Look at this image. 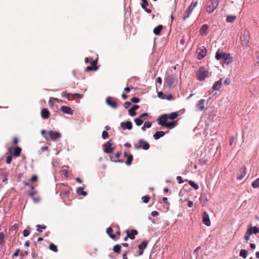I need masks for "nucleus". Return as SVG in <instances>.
I'll return each instance as SVG.
<instances>
[{
    "instance_id": "obj_23",
    "label": "nucleus",
    "mask_w": 259,
    "mask_h": 259,
    "mask_svg": "<svg viewBox=\"0 0 259 259\" xmlns=\"http://www.w3.org/2000/svg\"><path fill=\"white\" fill-rule=\"evenodd\" d=\"M222 84V79L220 78L216 81L212 86V89L214 91H218L221 88Z\"/></svg>"
},
{
    "instance_id": "obj_33",
    "label": "nucleus",
    "mask_w": 259,
    "mask_h": 259,
    "mask_svg": "<svg viewBox=\"0 0 259 259\" xmlns=\"http://www.w3.org/2000/svg\"><path fill=\"white\" fill-rule=\"evenodd\" d=\"M76 193L79 195H83L85 196L87 195V193L83 191V188L82 187H79L76 190Z\"/></svg>"
},
{
    "instance_id": "obj_56",
    "label": "nucleus",
    "mask_w": 259,
    "mask_h": 259,
    "mask_svg": "<svg viewBox=\"0 0 259 259\" xmlns=\"http://www.w3.org/2000/svg\"><path fill=\"white\" fill-rule=\"evenodd\" d=\"M30 232L28 230H24L23 231V236L24 237H27L29 235Z\"/></svg>"
},
{
    "instance_id": "obj_21",
    "label": "nucleus",
    "mask_w": 259,
    "mask_h": 259,
    "mask_svg": "<svg viewBox=\"0 0 259 259\" xmlns=\"http://www.w3.org/2000/svg\"><path fill=\"white\" fill-rule=\"evenodd\" d=\"M71 190V188H66L65 189H62L60 193V195L61 196L62 198H64L65 197H68Z\"/></svg>"
},
{
    "instance_id": "obj_45",
    "label": "nucleus",
    "mask_w": 259,
    "mask_h": 259,
    "mask_svg": "<svg viewBox=\"0 0 259 259\" xmlns=\"http://www.w3.org/2000/svg\"><path fill=\"white\" fill-rule=\"evenodd\" d=\"M5 235L3 232H0V244L4 243Z\"/></svg>"
},
{
    "instance_id": "obj_36",
    "label": "nucleus",
    "mask_w": 259,
    "mask_h": 259,
    "mask_svg": "<svg viewBox=\"0 0 259 259\" xmlns=\"http://www.w3.org/2000/svg\"><path fill=\"white\" fill-rule=\"evenodd\" d=\"M236 19V16H227L226 21L227 22L232 23Z\"/></svg>"
},
{
    "instance_id": "obj_6",
    "label": "nucleus",
    "mask_w": 259,
    "mask_h": 259,
    "mask_svg": "<svg viewBox=\"0 0 259 259\" xmlns=\"http://www.w3.org/2000/svg\"><path fill=\"white\" fill-rule=\"evenodd\" d=\"M208 73L204 67H200L197 73V79L199 80H204L208 76Z\"/></svg>"
},
{
    "instance_id": "obj_28",
    "label": "nucleus",
    "mask_w": 259,
    "mask_h": 259,
    "mask_svg": "<svg viewBox=\"0 0 259 259\" xmlns=\"http://www.w3.org/2000/svg\"><path fill=\"white\" fill-rule=\"evenodd\" d=\"M208 28V26L206 24L203 25L200 29L199 32L200 34L203 35L204 34H206L207 30Z\"/></svg>"
},
{
    "instance_id": "obj_22",
    "label": "nucleus",
    "mask_w": 259,
    "mask_h": 259,
    "mask_svg": "<svg viewBox=\"0 0 259 259\" xmlns=\"http://www.w3.org/2000/svg\"><path fill=\"white\" fill-rule=\"evenodd\" d=\"M133 126L132 123L128 121L125 122L121 123V127L123 130H131Z\"/></svg>"
},
{
    "instance_id": "obj_7",
    "label": "nucleus",
    "mask_w": 259,
    "mask_h": 259,
    "mask_svg": "<svg viewBox=\"0 0 259 259\" xmlns=\"http://www.w3.org/2000/svg\"><path fill=\"white\" fill-rule=\"evenodd\" d=\"M197 5V2H193L191 3V5L189 7V8L186 10L183 19L184 20H185L187 18L189 17L190 15L192 13V11L194 9V8L196 7Z\"/></svg>"
},
{
    "instance_id": "obj_40",
    "label": "nucleus",
    "mask_w": 259,
    "mask_h": 259,
    "mask_svg": "<svg viewBox=\"0 0 259 259\" xmlns=\"http://www.w3.org/2000/svg\"><path fill=\"white\" fill-rule=\"evenodd\" d=\"M189 185L192 187L193 188H194L195 190H197L199 188V186L197 184L195 183L194 182L192 181H190L189 182Z\"/></svg>"
},
{
    "instance_id": "obj_46",
    "label": "nucleus",
    "mask_w": 259,
    "mask_h": 259,
    "mask_svg": "<svg viewBox=\"0 0 259 259\" xmlns=\"http://www.w3.org/2000/svg\"><path fill=\"white\" fill-rule=\"evenodd\" d=\"M151 126V123L149 121H146L144 123V126L142 127V130H144V128H150Z\"/></svg>"
},
{
    "instance_id": "obj_41",
    "label": "nucleus",
    "mask_w": 259,
    "mask_h": 259,
    "mask_svg": "<svg viewBox=\"0 0 259 259\" xmlns=\"http://www.w3.org/2000/svg\"><path fill=\"white\" fill-rule=\"evenodd\" d=\"M252 186L254 188H257L259 187V178L252 183Z\"/></svg>"
},
{
    "instance_id": "obj_31",
    "label": "nucleus",
    "mask_w": 259,
    "mask_h": 259,
    "mask_svg": "<svg viewBox=\"0 0 259 259\" xmlns=\"http://www.w3.org/2000/svg\"><path fill=\"white\" fill-rule=\"evenodd\" d=\"M165 133L162 131H157L154 135L153 137L155 140H158L160 137L164 135Z\"/></svg>"
},
{
    "instance_id": "obj_5",
    "label": "nucleus",
    "mask_w": 259,
    "mask_h": 259,
    "mask_svg": "<svg viewBox=\"0 0 259 259\" xmlns=\"http://www.w3.org/2000/svg\"><path fill=\"white\" fill-rule=\"evenodd\" d=\"M240 41L241 42V45L243 47L246 48L249 46V36L248 31L245 30L243 33L241 34Z\"/></svg>"
},
{
    "instance_id": "obj_13",
    "label": "nucleus",
    "mask_w": 259,
    "mask_h": 259,
    "mask_svg": "<svg viewBox=\"0 0 259 259\" xmlns=\"http://www.w3.org/2000/svg\"><path fill=\"white\" fill-rule=\"evenodd\" d=\"M125 233L126 235H127V237H129V238L133 240L135 238V236H136L138 232L136 230L133 229L131 230H126L125 231Z\"/></svg>"
},
{
    "instance_id": "obj_30",
    "label": "nucleus",
    "mask_w": 259,
    "mask_h": 259,
    "mask_svg": "<svg viewBox=\"0 0 259 259\" xmlns=\"http://www.w3.org/2000/svg\"><path fill=\"white\" fill-rule=\"evenodd\" d=\"M106 232L110 238H111L113 239H115L116 236L115 235L112 234L113 229L111 227H108L106 230Z\"/></svg>"
},
{
    "instance_id": "obj_24",
    "label": "nucleus",
    "mask_w": 259,
    "mask_h": 259,
    "mask_svg": "<svg viewBox=\"0 0 259 259\" xmlns=\"http://www.w3.org/2000/svg\"><path fill=\"white\" fill-rule=\"evenodd\" d=\"M205 100L204 99H200L197 102V106L199 110L203 111L205 109L204 104H205Z\"/></svg>"
},
{
    "instance_id": "obj_20",
    "label": "nucleus",
    "mask_w": 259,
    "mask_h": 259,
    "mask_svg": "<svg viewBox=\"0 0 259 259\" xmlns=\"http://www.w3.org/2000/svg\"><path fill=\"white\" fill-rule=\"evenodd\" d=\"M203 223L207 226H210L211 222L209 220V217L206 212H204L203 213Z\"/></svg>"
},
{
    "instance_id": "obj_18",
    "label": "nucleus",
    "mask_w": 259,
    "mask_h": 259,
    "mask_svg": "<svg viewBox=\"0 0 259 259\" xmlns=\"http://www.w3.org/2000/svg\"><path fill=\"white\" fill-rule=\"evenodd\" d=\"M113 151V148L111 147L110 141H109L104 145V151L106 153H111Z\"/></svg>"
},
{
    "instance_id": "obj_44",
    "label": "nucleus",
    "mask_w": 259,
    "mask_h": 259,
    "mask_svg": "<svg viewBox=\"0 0 259 259\" xmlns=\"http://www.w3.org/2000/svg\"><path fill=\"white\" fill-rule=\"evenodd\" d=\"M142 3L141 6L143 9H146V7L148 6V3L147 0H142Z\"/></svg>"
},
{
    "instance_id": "obj_58",
    "label": "nucleus",
    "mask_w": 259,
    "mask_h": 259,
    "mask_svg": "<svg viewBox=\"0 0 259 259\" xmlns=\"http://www.w3.org/2000/svg\"><path fill=\"white\" fill-rule=\"evenodd\" d=\"M18 229V225L17 224H15L11 227L10 228V230L16 231Z\"/></svg>"
},
{
    "instance_id": "obj_17",
    "label": "nucleus",
    "mask_w": 259,
    "mask_h": 259,
    "mask_svg": "<svg viewBox=\"0 0 259 259\" xmlns=\"http://www.w3.org/2000/svg\"><path fill=\"white\" fill-rule=\"evenodd\" d=\"M60 110L64 113L69 115H72L73 114V111L68 106H62L60 108Z\"/></svg>"
},
{
    "instance_id": "obj_42",
    "label": "nucleus",
    "mask_w": 259,
    "mask_h": 259,
    "mask_svg": "<svg viewBox=\"0 0 259 259\" xmlns=\"http://www.w3.org/2000/svg\"><path fill=\"white\" fill-rule=\"evenodd\" d=\"M142 199L143 202L144 203H147L149 202V201L150 199V197L148 195H145V196H144Z\"/></svg>"
},
{
    "instance_id": "obj_11",
    "label": "nucleus",
    "mask_w": 259,
    "mask_h": 259,
    "mask_svg": "<svg viewBox=\"0 0 259 259\" xmlns=\"http://www.w3.org/2000/svg\"><path fill=\"white\" fill-rule=\"evenodd\" d=\"M246 168L245 166L242 167L237 174V179L239 180H242L246 176Z\"/></svg>"
},
{
    "instance_id": "obj_25",
    "label": "nucleus",
    "mask_w": 259,
    "mask_h": 259,
    "mask_svg": "<svg viewBox=\"0 0 259 259\" xmlns=\"http://www.w3.org/2000/svg\"><path fill=\"white\" fill-rule=\"evenodd\" d=\"M50 115L49 111L46 108H43L41 111V116L44 119H47Z\"/></svg>"
},
{
    "instance_id": "obj_38",
    "label": "nucleus",
    "mask_w": 259,
    "mask_h": 259,
    "mask_svg": "<svg viewBox=\"0 0 259 259\" xmlns=\"http://www.w3.org/2000/svg\"><path fill=\"white\" fill-rule=\"evenodd\" d=\"M49 249L55 252L58 251L57 246L53 243H51L49 245Z\"/></svg>"
},
{
    "instance_id": "obj_29",
    "label": "nucleus",
    "mask_w": 259,
    "mask_h": 259,
    "mask_svg": "<svg viewBox=\"0 0 259 259\" xmlns=\"http://www.w3.org/2000/svg\"><path fill=\"white\" fill-rule=\"evenodd\" d=\"M162 28H163V26L162 25H159L158 26H157L154 28V30H153L154 33L156 35H159Z\"/></svg>"
},
{
    "instance_id": "obj_60",
    "label": "nucleus",
    "mask_w": 259,
    "mask_h": 259,
    "mask_svg": "<svg viewBox=\"0 0 259 259\" xmlns=\"http://www.w3.org/2000/svg\"><path fill=\"white\" fill-rule=\"evenodd\" d=\"M37 180V177L36 175H33L30 179V181L35 182Z\"/></svg>"
},
{
    "instance_id": "obj_26",
    "label": "nucleus",
    "mask_w": 259,
    "mask_h": 259,
    "mask_svg": "<svg viewBox=\"0 0 259 259\" xmlns=\"http://www.w3.org/2000/svg\"><path fill=\"white\" fill-rule=\"evenodd\" d=\"M124 156L127 157V160L125 161V163L127 165L131 164L133 160V156L132 154H128L127 152L124 153Z\"/></svg>"
},
{
    "instance_id": "obj_37",
    "label": "nucleus",
    "mask_w": 259,
    "mask_h": 259,
    "mask_svg": "<svg viewBox=\"0 0 259 259\" xmlns=\"http://www.w3.org/2000/svg\"><path fill=\"white\" fill-rule=\"evenodd\" d=\"M36 227H37L36 231L39 232H42V229L45 230L47 228L46 226H45L44 225H37L36 226Z\"/></svg>"
},
{
    "instance_id": "obj_9",
    "label": "nucleus",
    "mask_w": 259,
    "mask_h": 259,
    "mask_svg": "<svg viewBox=\"0 0 259 259\" xmlns=\"http://www.w3.org/2000/svg\"><path fill=\"white\" fill-rule=\"evenodd\" d=\"M175 76L174 75H167L165 78V82L166 85L171 87L175 81Z\"/></svg>"
},
{
    "instance_id": "obj_8",
    "label": "nucleus",
    "mask_w": 259,
    "mask_h": 259,
    "mask_svg": "<svg viewBox=\"0 0 259 259\" xmlns=\"http://www.w3.org/2000/svg\"><path fill=\"white\" fill-rule=\"evenodd\" d=\"M207 51L204 47H201L197 50L196 54L197 58L201 59L203 58L206 55Z\"/></svg>"
},
{
    "instance_id": "obj_3",
    "label": "nucleus",
    "mask_w": 259,
    "mask_h": 259,
    "mask_svg": "<svg viewBox=\"0 0 259 259\" xmlns=\"http://www.w3.org/2000/svg\"><path fill=\"white\" fill-rule=\"evenodd\" d=\"M41 135L47 141L55 140L60 137V134L54 131H41Z\"/></svg>"
},
{
    "instance_id": "obj_55",
    "label": "nucleus",
    "mask_w": 259,
    "mask_h": 259,
    "mask_svg": "<svg viewBox=\"0 0 259 259\" xmlns=\"http://www.w3.org/2000/svg\"><path fill=\"white\" fill-rule=\"evenodd\" d=\"M20 252V249H19V248L15 250V252L13 254V257H17V256H18L19 255V254Z\"/></svg>"
},
{
    "instance_id": "obj_1",
    "label": "nucleus",
    "mask_w": 259,
    "mask_h": 259,
    "mask_svg": "<svg viewBox=\"0 0 259 259\" xmlns=\"http://www.w3.org/2000/svg\"><path fill=\"white\" fill-rule=\"evenodd\" d=\"M179 113L178 112L164 114L157 118L158 123L163 127L172 129L178 124Z\"/></svg>"
},
{
    "instance_id": "obj_34",
    "label": "nucleus",
    "mask_w": 259,
    "mask_h": 259,
    "mask_svg": "<svg viewBox=\"0 0 259 259\" xmlns=\"http://www.w3.org/2000/svg\"><path fill=\"white\" fill-rule=\"evenodd\" d=\"M21 148H20L19 147H18L17 146L15 149H14V156H15V157H18L19 156L20 154H21Z\"/></svg>"
},
{
    "instance_id": "obj_10",
    "label": "nucleus",
    "mask_w": 259,
    "mask_h": 259,
    "mask_svg": "<svg viewBox=\"0 0 259 259\" xmlns=\"http://www.w3.org/2000/svg\"><path fill=\"white\" fill-rule=\"evenodd\" d=\"M106 104L113 109H116L117 107V104L114 99L111 97H108L106 100Z\"/></svg>"
},
{
    "instance_id": "obj_61",
    "label": "nucleus",
    "mask_w": 259,
    "mask_h": 259,
    "mask_svg": "<svg viewBox=\"0 0 259 259\" xmlns=\"http://www.w3.org/2000/svg\"><path fill=\"white\" fill-rule=\"evenodd\" d=\"M151 215L153 217H157L159 215V213L157 211H153L151 212Z\"/></svg>"
},
{
    "instance_id": "obj_2",
    "label": "nucleus",
    "mask_w": 259,
    "mask_h": 259,
    "mask_svg": "<svg viewBox=\"0 0 259 259\" xmlns=\"http://www.w3.org/2000/svg\"><path fill=\"white\" fill-rule=\"evenodd\" d=\"M215 58L218 61H221L223 64L227 65L231 64L233 59L229 53H226L222 50L219 49L215 54Z\"/></svg>"
},
{
    "instance_id": "obj_27",
    "label": "nucleus",
    "mask_w": 259,
    "mask_h": 259,
    "mask_svg": "<svg viewBox=\"0 0 259 259\" xmlns=\"http://www.w3.org/2000/svg\"><path fill=\"white\" fill-rule=\"evenodd\" d=\"M253 233V232H252V227H250L249 228H248L247 230V231L246 232V233H245V236H244V239H245V240L246 241V242H247L249 240V238H250V236Z\"/></svg>"
},
{
    "instance_id": "obj_19",
    "label": "nucleus",
    "mask_w": 259,
    "mask_h": 259,
    "mask_svg": "<svg viewBox=\"0 0 259 259\" xmlns=\"http://www.w3.org/2000/svg\"><path fill=\"white\" fill-rule=\"evenodd\" d=\"M158 97L162 99H166L167 100H171L174 99L171 94H164L162 92L158 93Z\"/></svg>"
},
{
    "instance_id": "obj_4",
    "label": "nucleus",
    "mask_w": 259,
    "mask_h": 259,
    "mask_svg": "<svg viewBox=\"0 0 259 259\" xmlns=\"http://www.w3.org/2000/svg\"><path fill=\"white\" fill-rule=\"evenodd\" d=\"M220 0H209L206 3V11L209 13H212L218 6Z\"/></svg>"
},
{
    "instance_id": "obj_35",
    "label": "nucleus",
    "mask_w": 259,
    "mask_h": 259,
    "mask_svg": "<svg viewBox=\"0 0 259 259\" xmlns=\"http://www.w3.org/2000/svg\"><path fill=\"white\" fill-rule=\"evenodd\" d=\"M62 95L63 98H66L68 100H73V99L71 98V94L68 93L67 92H63Z\"/></svg>"
},
{
    "instance_id": "obj_39",
    "label": "nucleus",
    "mask_w": 259,
    "mask_h": 259,
    "mask_svg": "<svg viewBox=\"0 0 259 259\" xmlns=\"http://www.w3.org/2000/svg\"><path fill=\"white\" fill-rule=\"evenodd\" d=\"M247 254V251L243 249H241V250L240 251V253H239L240 255L241 256H242V257H243L244 258H246Z\"/></svg>"
},
{
    "instance_id": "obj_48",
    "label": "nucleus",
    "mask_w": 259,
    "mask_h": 259,
    "mask_svg": "<svg viewBox=\"0 0 259 259\" xmlns=\"http://www.w3.org/2000/svg\"><path fill=\"white\" fill-rule=\"evenodd\" d=\"M82 96L81 94H79L77 93H75L74 94H71V98L73 99V100L74 98H81Z\"/></svg>"
},
{
    "instance_id": "obj_12",
    "label": "nucleus",
    "mask_w": 259,
    "mask_h": 259,
    "mask_svg": "<svg viewBox=\"0 0 259 259\" xmlns=\"http://www.w3.org/2000/svg\"><path fill=\"white\" fill-rule=\"evenodd\" d=\"M148 242L147 240H144L138 245V255H141L143 254L144 249L147 247Z\"/></svg>"
},
{
    "instance_id": "obj_47",
    "label": "nucleus",
    "mask_w": 259,
    "mask_h": 259,
    "mask_svg": "<svg viewBox=\"0 0 259 259\" xmlns=\"http://www.w3.org/2000/svg\"><path fill=\"white\" fill-rule=\"evenodd\" d=\"M2 177L3 178V182H6L8 180V173L4 172L2 174Z\"/></svg>"
},
{
    "instance_id": "obj_43",
    "label": "nucleus",
    "mask_w": 259,
    "mask_h": 259,
    "mask_svg": "<svg viewBox=\"0 0 259 259\" xmlns=\"http://www.w3.org/2000/svg\"><path fill=\"white\" fill-rule=\"evenodd\" d=\"M134 121L137 125H141L143 122V119L138 118L135 119Z\"/></svg>"
},
{
    "instance_id": "obj_64",
    "label": "nucleus",
    "mask_w": 259,
    "mask_h": 259,
    "mask_svg": "<svg viewBox=\"0 0 259 259\" xmlns=\"http://www.w3.org/2000/svg\"><path fill=\"white\" fill-rule=\"evenodd\" d=\"M35 190H31L30 191H29V195H30V196H31V197L35 195Z\"/></svg>"
},
{
    "instance_id": "obj_59",
    "label": "nucleus",
    "mask_w": 259,
    "mask_h": 259,
    "mask_svg": "<svg viewBox=\"0 0 259 259\" xmlns=\"http://www.w3.org/2000/svg\"><path fill=\"white\" fill-rule=\"evenodd\" d=\"M177 180H178V183L179 184H182L184 182V181H183L182 178V177L181 176H178L177 177Z\"/></svg>"
},
{
    "instance_id": "obj_52",
    "label": "nucleus",
    "mask_w": 259,
    "mask_h": 259,
    "mask_svg": "<svg viewBox=\"0 0 259 259\" xmlns=\"http://www.w3.org/2000/svg\"><path fill=\"white\" fill-rule=\"evenodd\" d=\"M12 156L11 155H9L7 157V159H6V162L8 163V164H10L12 162Z\"/></svg>"
},
{
    "instance_id": "obj_49",
    "label": "nucleus",
    "mask_w": 259,
    "mask_h": 259,
    "mask_svg": "<svg viewBox=\"0 0 259 259\" xmlns=\"http://www.w3.org/2000/svg\"><path fill=\"white\" fill-rule=\"evenodd\" d=\"M128 112H129L130 115L132 116H134L136 115V112L135 110H134V109H133L132 108H130L128 110Z\"/></svg>"
},
{
    "instance_id": "obj_16",
    "label": "nucleus",
    "mask_w": 259,
    "mask_h": 259,
    "mask_svg": "<svg viewBox=\"0 0 259 259\" xmlns=\"http://www.w3.org/2000/svg\"><path fill=\"white\" fill-rule=\"evenodd\" d=\"M139 145L138 146V148H142L144 150H148L150 147L148 143L142 139L139 140Z\"/></svg>"
},
{
    "instance_id": "obj_15",
    "label": "nucleus",
    "mask_w": 259,
    "mask_h": 259,
    "mask_svg": "<svg viewBox=\"0 0 259 259\" xmlns=\"http://www.w3.org/2000/svg\"><path fill=\"white\" fill-rule=\"evenodd\" d=\"M121 153L119 152H118L116 154H115L114 155L110 156V159L112 161L116 162H123V160H121L119 159V157L120 156Z\"/></svg>"
},
{
    "instance_id": "obj_57",
    "label": "nucleus",
    "mask_w": 259,
    "mask_h": 259,
    "mask_svg": "<svg viewBox=\"0 0 259 259\" xmlns=\"http://www.w3.org/2000/svg\"><path fill=\"white\" fill-rule=\"evenodd\" d=\"M252 232L254 234H257L259 232L258 229L256 227H252Z\"/></svg>"
},
{
    "instance_id": "obj_62",
    "label": "nucleus",
    "mask_w": 259,
    "mask_h": 259,
    "mask_svg": "<svg viewBox=\"0 0 259 259\" xmlns=\"http://www.w3.org/2000/svg\"><path fill=\"white\" fill-rule=\"evenodd\" d=\"M148 116V114L147 113H144L143 114H142L138 118H140L141 119H143V118L144 117H146V116Z\"/></svg>"
},
{
    "instance_id": "obj_54",
    "label": "nucleus",
    "mask_w": 259,
    "mask_h": 259,
    "mask_svg": "<svg viewBox=\"0 0 259 259\" xmlns=\"http://www.w3.org/2000/svg\"><path fill=\"white\" fill-rule=\"evenodd\" d=\"M102 136L103 139H106L108 137V134L106 131H103Z\"/></svg>"
},
{
    "instance_id": "obj_63",
    "label": "nucleus",
    "mask_w": 259,
    "mask_h": 259,
    "mask_svg": "<svg viewBox=\"0 0 259 259\" xmlns=\"http://www.w3.org/2000/svg\"><path fill=\"white\" fill-rule=\"evenodd\" d=\"M13 142L14 145H17L18 143V140L16 137H14L13 139Z\"/></svg>"
},
{
    "instance_id": "obj_53",
    "label": "nucleus",
    "mask_w": 259,
    "mask_h": 259,
    "mask_svg": "<svg viewBox=\"0 0 259 259\" xmlns=\"http://www.w3.org/2000/svg\"><path fill=\"white\" fill-rule=\"evenodd\" d=\"M131 102L137 103L140 102V99L138 97H133L131 99Z\"/></svg>"
},
{
    "instance_id": "obj_14",
    "label": "nucleus",
    "mask_w": 259,
    "mask_h": 259,
    "mask_svg": "<svg viewBox=\"0 0 259 259\" xmlns=\"http://www.w3.org/2000/svg\"><path fill=\"white\" fill-rule=\"evenodd\" d=\"M92 66H88L86 69L85 71H90L92 70L96 71L98 69V67L97 66V60H93L91 62Z\"/></svg>"
},
{
    "instance_id": "obj_50",
    "label": "nucleus",
    "mask_w": 259,
    "mask_h": 259,
    "mask_svg": "<svg viewBox=\"0 0 259 259\" xmlns=\"http://www.w3.org/2000/svg\"><path fill=\"white\" fill-rule=\"evenodd\" d=\"M31 256L33 259L36 258L38 256V255L35 252V250L34 248L32 249V250Z\"/></svg>"
},
{
    "instance_id": "obj_32",
    "label": "nucleus",
    "mask_w": 259,
    "mask_h": 259,
    "mask_svg": "<svg viewBox=\"0 0 259 259\" xmlns=\"http://www.w3.org/2000/svg\"><path fill=\"white\" fill-rule=\"evenodd\" d=\"M121 245L119 244H116L113 247V250L115 253L119 254L121 252Z\"/></svg>"
},
{
    "instance_id": "obj_51",
    "label": "nucleus",
    "mask_w": 259,
    "mask_h": 259,
    "mask_svg": "<svg viewBox=\"0 0 259 259\" xmlns=\"http://www.w3.org/2000/svg\"><path fill=\"white\" fill-rule=\"evenodd\" d=\"M53 100H55L58 102L59 101V100L57 98H52V97L50 98V100H49V104L51 106H53V105L54 104Z\"/></svg>"
}]
</instances>
